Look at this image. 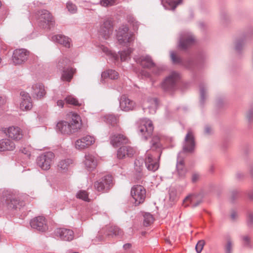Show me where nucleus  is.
<instances>
[{"mask_svg":"<svg viewBox=\"0 0 253 253\" xmlns=\"http://www.w3.org/2000/svg\"><path fill=\"white\" fill-rule=\"evenodd\" d=\"M15 148L14 143L9 139L0 140V151H12Z\"/></svg>","mask_w":253,"mask_h":253,"instance_id":"nucleus-27","label":"nucleus"},{"mask_svg":"<svg viewBox=\"0 0 253 253\" xmlns=\"http://www.w3.org/2000/svg\"><path fill=\"white\" fill-rule=\"evenodd\" d=\"M120 107L123 111H131L134 109L135 103L133 101L129 99L126 95H123L120 99Z\"/></svg>","mask_w":253,"mask_h":253,"instance_id":"nucleus-19","label":"nucleus"},{"mask_svg":"<svg viewBox=\"0 0 253 253\" xmlns=\"http://www.w3.org/2000/svg\"><path fill=\"white\" fill-rule=\"evenodd\" d=\"M238 217V214L236 211H232L231 214V218L234 220H235Z\"/></svg>","mask_w":253,"mask_h":253,"instance_id":"nucleus-52","label":"nucleus"},{"mask_svg":"<svg viewBox=\"0 0 253 253\" xmlns=\"http://www.w3.org/2000/svg\"><path fill=\"white\" fill-rule=\"evenodd\" d=\"M170 57L173 63L184 65L187 68L190 70H192L194 66L196 65L195 62L192 59H189L185 63H183L182 60L179 56H177L174 51L170 52Z\"/></svg>","mask_w":253,"mask_h":253,"instance_id":"nucleus-22","label":"nucleus"},{"mask_svg":"<svg viewBox=\"0 0 253 253\" xmlns=\"http://www.w3.org/2000/svg\"><path fill=\"white\" fill-rule=\"evenodd\" d=\"M211 131V129L209 126H206L205 128V132L206 134H210Z\"/></svg>","mask_w":253,"mask_h":253,"instance_id":"nucleus-56","label":"nucleus"},{"mask_svg":"<svg viewBox=\"0 0 253 253\" xmlns=\"http://www.w3.org/2000/svg\"><path fill=\"white\" fill-rule=\"evenodd\" d=\"M113 185V177L110 175L103 176L94 183V189L101 192H108Z\"/></svg>","mask_w":253,"mask_h":253,"instance_id":"nucleus-4","label":"nucleus"},{"mask_svg":"<svg viewBox=\"0 0 253 253\" xmlns=\"http://www.w3.org/2000/svg\"><path fill=\"white\" fill-rule=\"evenodd\" d=\"M33 94L37 98L41 99L45 94L43 85L42 84H37L33 85Z\"/></svg>","mask_w":253,"mask_h":253,"instance_id":"nucleus-29","label":"nucleus"},{"mask_svg":"<svg viewBox=\"0 0 253 253\" xmlns=\"http://www.w3.org/2000/svg\"><path fill=\"white\" fill-rule=\"evenodd\" d=\"M235 194H237V192L236 191H233L232 195V198L233 199H234V196H235Z\"/></svg>","mask_w":253,"mask_h":253,"instance_id":"nucleus-62","label":"nucleus"},{"mask_svg":"<svg viewBox=\"0 0 253 253\" xmlns=\"http://www.w3.org/2000/svg\"><path fill=\"white\" fill-rule=\"evenodd\" d=\"M76 197L84 201L89 202L88 193L85 190H80L76 194Z\"/></svg>","mask_w":253,"mask_h":253,"instance_id":"nucleus-36","label":"nucleus"},{"mask_svg":"<svg viewBox=\"0 0 253 253\" xmlns=\"http://www.w3.org/2000/svg\"><path fill=\"white\" fill-rule=\"evenodd\" d=\"M29 52L25 49H15L13 53L12 62L15 65L25 62L28 59Z\"/></svg>","mask_w":253,"mask_h":253,"instance_id":"nucleus-13","label":"nucleus"},{"mask_svg":"<svg viewBox=\"0 0 253 253\" xmlns=\"http://www.w3.org/2000/svg\"><path fill=\"white\" fill-rule=\"evenodd\" d=\"M233 246V244L230 238H227L226 243L224 246L225 253H232Z\"/></svg>","mask_w":253,"mask_h":253,"instance_id":"nucleus-39","label":"nucleus"},{"mask_svg":"<svg viewBox=\"0 0 253 253\" xmlns=\"http://www.w3.org/2000/svg\"><path fill=\"white\" fill-rule=\"evenodd\" d=\"M134 165L136 178L137 180H139L143 176L142 170L143 168V160L142 159H136L134 161Z\"/></svg>","mask_w":253,"mask_h":253,"instance_id":"nucleus-28","label":"nucleus"},{"mask_svg":"<svg viewBox=\"0 0 253 253\" xmlns=\"http://www.w3.org/2000/svg\"><path fill=\"white\" fill-rule=\"evenodd\" d=\"M4 133L9 138L15 141H19L23 136L22 130L18 126H11L7 128Z\"/></svg>","mask_w":253,"mask_h":253,"instance_id":"nucleus-14","label":"nucleus"},{"mask_svg":"<svg viewBox=\"0 0 253 253\" xmlns=\"http://www.w3.org/2000/svg\"><path fill=\"white\" fill-rule=\"evenodd\" d=\"M179 78L178 74L176 73H172L167 77L162 84V88L166 91L172 90L175 88L177 81Z\"/></svg>","mask_w":253,"mask_h":253,"instance_id":"nucleus-15","label":"nucleus"},{"mask_svg":"<svg viewBox=\"0 0 253 253\" xmlns=\"http://www.w3.org/2000/svg\"><path fill=\"white\" fill-rule=\"evenodd\" d=\"M22 97V101L20 104V109L23 110H29L32 106V103L31 102V98L29 94L24 91H22L20 93Z\"/></svg>","mask_w":253,"mask_h":253,"instance_id":"nucleus-24","label":"nucleus"},{"mask_svg":"<svg viewBox=\"0 0 253 253\" xmlns=\"http://www.w3.org/2000/svg\"><path fill=\"white\" fill-rule=\"evenodd\" d=\"M138 130L140 134L145 140H147L152 136L153 132L154 126L152 122L147 119L141 120L140 122Z\"/></svg>","mask_w":253,"mask_h":253,"instance_id":"nucleus-7","label":"nucleus"},{"mask_svg":"<svg viewBox=\"0 0 253 253\" xmlns=\"http://www.w3.org/2000/svg\"><path fill=\"white\" fill-rule=\"evenodd\" d=\"M73 163L72 159H67L60 161L58 165V169L60 172H65Z\"/></svg>","mask_w":253,"mask_h":253,"instance_id":"nucleus-33","label":"nucleus"},{"mask_svg":"<svg viewBox=\"0 0 253 253\" xmlns=\"http://www.w3.org/2000/svg\"><path fill=\"white\" fill-rule=\"evenodd\" d=\"M101 76L102 78H109L110 79L115 80L118 78L119 74L116 71L110 69L103 72Z\"/></svg>","mask_w":253,"mask_h":253,"instance_id":"nucleus-35","label":"nucleus"},{"mask_svg":"<svg viewBox=\"0 0 253 253\" xmlns=\"http://www.w3.org/2000/svg\"><path fill=\"white\" fill-rule=\"evenodd\" d=\"M134 21V20L133 19V18H132L131 19L128 20V22H131L132 23H133Z\"/></svg>","mask_w":253,"mask_h":253,"instance_id":"nucleus-64","label":"nucleus"},{"mask_svg":"<svg viewBox=\"0 0 253 253\" xmlns=\"http://www.w3.org/2000/svg\"><path fill=\"white\" fill-rule=\"evenodd\" d=\"M75 147L79 150H82L86 147H88L85 142L83 140V138L78 139L75 142Z\"/></svg>","mask_w":253,"mask_h":253,"instance_id":"nucleus-42","label":"nucleus"},{"mask_svg":"<svg viewBox=\"0 0 253 253\" xmlns=\"http://www.w3.org/2000/svg\"><path fill=\"white\" fill-rule=\"evenodd\" d=\"M31 226L34 229L44 232L47 229L46 221L44 217L39 216L32 219L30 222Z\"/></svg>","mask_w":253,"mask_h":253,"instance_id":"nucleus-16","label":"nucleus"},{"mask_svg":"<svg viewBox=\"0 0 253 253\" xmlns=\"http://www.w3.org/2000/svg\"><path fill=\"white\" fill-rule=\"evenodd\" d=\"M57 106L60 108H63L64 105V101L62 100H58L56 102Z\"/></svg>","mask_w":253,"mask_h":253,"instance_id":"nucleus-53","label":"nucleus"},{"mask_svg":"<svg viewBox=\"0 0 253 253\" xmlns=\"http://www.w3.org/2000/svg\"><path fill=\"white\" fill-rule=\"evenodd\" d=\"M54 154L51 152H47L41 154L37 159V165L43 170L50 169Z\"/></svg>","mask_w":253,"mask_h":253,"instance_id":"nucleus-8","label":"nucleus"},{"mask_svg":"<svg viewBox=\"0 0 253 253\" xmlns=\"http://www.w3.org/2000/svg\"><path fill=\"white\" fill-rule=\"evenodd\" d=\"M136 62L144 68L150 69L155 66V64L151 57L149 55L141 56L134 58Z\"/></svg>","mask_w":253,"mask_h":253,"instance_id":"nucleus-21","label":"nucleus"},{"mask_svg":"<svg viewBox=\"0 0 253 253\" xmlns=\"http://www.w3.org/2000/svg\"><path fill=\"white\" fill-rule=\"evenodd\" d=\"M68 11L72 13H74L77 11V8L75 4L72 2H68L66 5Z\"/></svg>","mask_w":253,"mask_h":253,"instance_id":"nucleus-47","label":"nucleus"},{"mask_svg":"<svg viewBox=\"0 0 253 253\" xmlns=\"http://www.w3.org/2000/svg\"><path fill=\"white\" fill-rule=\"evenodd\" d=\"M82 126L80 117L73 114L70 123L61 121L56 125L57 130L64 134H70L77 131Z\"/></svg>","mask_w":253,"mask_h":253,"instance_id":"nucleus-2","label":"nucleus"},{"mask_svg":"<svg viewBox=\"0 0 253 253\" xmlns=\"http://www.w3.org/2000/svg\"><path fill=\"white\" fill-rule=\"evenodd\" d=\"M107 123L115 127L113 131H120L121 130L120 126L117 125L118 119L114 115H107L105 116Z\"/></svg>","mask_w":253,"mask_h":253,"instance_id":"nucleus-31","label":"nucleus"},{"mask_svg":"<svg viewBox=\"0 0 253 253\" xmlns=\"http://www.w3.org/2000/svg\"><path fill=\"white\" fill-rule=\"evenodd\" d=\"M132 52V49L130 48H128L126 50L122 51L120 52L121 60L122 61H125L127 60V58H130V55Z\"/></svg>","mask_w":253,"mask_h":253,"instance_id":"nucleus-37","label":"nucleus"},{"mask_svg":"<svg viewBox=\"0 0 253 253\" xmlns=\"http://www.w3.org/2000/svg\"><path fill=\"white\" fill-rule=\"evenodd\" d=\"M146 190L140 185L133 186L131 188V195L135 201L136 206L143 203L146 198Z\"/></svg>","mask_w":253,"mask_h":253,"instance_id":"nucleus-9","label":"nucleus"},{"mask_svg":"<svg viewBox=\"0 0 253 253\" xmlns=\"http://www.w3.org/2000/svg\"><path fill=\"white\" fill-rule=\"evenodd\" d=\"M248 117L249 118V119L250 120L253 117V113L251 112H249L248 113Z\"/></svg>","mask_w":253,"mask_h":253,"instance_id":"nucleus-61","label":"nucleus"},{"mask_svg":"<svg viewBox=\"0 0 253 253\" xmlns=\"http://www.w3.org/2000/svg\"><path fill=\"white\" fill-rule=\"evenodd\" d=\"M247 222L250 227H253V212L249 211L247 214Z\"/></svg>","mask_w":253,"mask_h":253,"instance_id":"nucleus-45","label":"nucleus"},{"mask_svg":"<svg viewBox=\"0 0 253 253\" xmlns=\"http://www.w3.org/2000/svg\"><path fill=\"white\" fill-rule=\"evenodd\" d=\"M243 244L244 247L248 248H252L251 238L248 236H244L242 237Z\"/></svg>","mask_w":253,"mask_h":253,"instance_id":"nucleus-44","label":"nucleus"},{"mask_svg":"<svg viewBox=\"0 0 253 253\" xmlns=\"http://www.w3.org/2000/svg\"><path fill=\"white\" fill-rule=\"evenodd\" d=\"M195 42V37L189 32H183L181 34L178 47L182 50H186L193 45Z\"/></svg>","mask_w":253,"mask_h":253,"instance_id":"nucleus-11","label":"nucleus"},{"mask_svg":"<svg viewBox=\"0 0 253 253\" xmlns=\"http://www.w3.org/2000/svg\"><path fill=\"white\" fill-rule=\"evenodd\" d=\"M70 63V60L67 58L61 59L58 62L57 68L62 71L61 79L63 81L70 82L76 72V69L67 67Z\"/></svg>","mask_w":253,"mask_h":253,"instance_id":"nucleus-3","label":"nucleus"},{"mask_svg":"<svg viewBox=\"0 0 253 253\" xmlns=\"http://www.w3.org/2000/svg\"><path fill=\"white\" fill-rule=\"evenodd\" d=\"M195 145V138L193 132L191 129H189L185 137V144L183 146V150L185 152H192L194 151Z\"/></svg>","mask_w":253,"mask_h":253,"instance_id":"nucleus-17","label":"nucleus"},{"mask_svg":"<svg viewBox=\"0 0 253 253\" xmlns=\"http://www.w3.org/2000/svg\"><path fill=\"white\" fill-rule=\"evenodd\" d=\"M20 151L27 156H29L30 155V151L26 148H23L20 150Z\"/></svg>","mask_w":253,"mask_h":253,"instance_id":"nucleus-51","label":"nucleus"},{"mask_svg":"<svg viewBox=\"0 0 253 253\" xmlns=\"http://www.w3.org/2000/svg\"><path fill=\"white\" fill-rule=\"evenodd\" d=\"M159 105V101L156 98H153L149 99L147 102L144 104V106L149 110L150 113H155Z\"/></svg>","mask_w":253,"mask_h":253,"instance_id":"nucleus-30","label":"nucleus"},{"mask_svg":"<svg viewBox=\"0 0 253 253\" xmlns=\"http://www.w3.org/2000/svg\"><path fill=\"white\" fill-rule=\"evenodd\" d=\"M248 196L251 200H253V191L249 193Z\"/></svg>","mask_w":253,"mask_h":253,"instance_id":"nucleus-60","label":"nucleus"},{"mask_svg":"<svg viewBox=\"0 0 253 253\" xmlns=\"http://www.w3.org/2000/svg\"><path fill=\"white\" fill-rule=\"evenodd\" d=\"M205 244V242L203 240H200L198 242L195 247V249L197 253H200L202 252Z\"/></svg>","mask_w":253,"mask_h":253,"instance_id":"nucleus-46","label":"nucleus"},{"mask_svg":"<svg viewBox=\"0 0 253 253\" xmlns=\"http://www.w3.org/2000/svg\"><path fill=\"white\" fill-rule=\"evenodd\" d=\"M182 2V0H178L177 1L173 0H168L167 2V3L169 7L168 8L174 10L176 7L177 5Z\"/></svg>","mask_w":253,"mask_h":253,"instance_id":"nucleus-41","label":"nucleus"},{"mask_svg":"<svg viewBox=\"0 0 253 253\" xmlns=\"http://www.w3.org/2000/svg\"><path fill=\"white\" fill-rule=\"evenodd\" d=\"M102 50L104 52H106L107 54H111V51H109L107 47H103Z\"/></svg>","mask_w":253,"mask_h":253,"instance_id":"nucleus-59","label":"nucleus"},{"mask_svg":"<svg viewBox=\"0 0 253 253\" xmlns=\"http://www.w3.org/2000/svg\"><path fill=\"white\" fill-rule=\"evenodd\" d=\"M65 100L67 104L73 105L74 106H80V104L79 103V101L77 99V98H75L72 96L69 95L67 96L65 98Z\"/></svg>","mask_w":253,"mask_h":253,"instance_id":"nucleus-40","label":"nucleus"},{"mask_svg":"<svg viewBox=\"0 0 253 253\" xmlns=\"http://www.w3.org/2000/svg\"><path fill=\"white\" fill-rule=\"evenodd\" d=\"M122 234V230L117 226L111 225L106 227V235L108 236H121Z\"/></svg>","mask_w":253,"mask_h":253,"instance_id":"nucleus-32","label":"nucleus"},{"mask_svg":"<svg viewBox=\"0 0 253 253\" xmlns=\"http://www.w3.org/2000/svg\"><path fill=\"white\" fill-rule=\"evenodd\" d=\"M128 31L129 28L126 25H123L119 28L117 38L120 44L125 45L134 41L133 34Z\"/></svg>","mask_w":253,"mask_h":253,"instance_id":"nucleus-5","label":"nucleus"},{"mask_svg":"<svg viewBox=\"0 0 253 253\" xmlns=\"http://www.w3.org/2000/svg\"><path fill=\"white\" fill-rule=\"evenodd\" d=\"M242 46V43L241 42H238L237 43H236V49L238 51H239L241 48Z\"/></svg>","mask_w":253,"mask_h":253,"instance_id":"nucleus-55","label":"nucleus"},{"mask_svg":"<svg viewBox=\"0 0 253 253\" xmlns=\"http://www.w3.org/2000/svg\"><path fill=\"white\" fill-rule=\"evenodd\" d=\"M195 197L194 196H191L189 197H187L185 200L184 201H187L188 200H190L192 204L194 207L197 206L199 204L201 203V201H198L197 203H195Z\"/></svg>","mask_w":253,"mask_h":253,"instance_id":"nucleus-49","label":"nucleus"},{"mask_svg":"<svg viewBox=\"0 0 253 253\" xmlns=\"http://www.w3.org/2000/svg\"><path fill=\"white\" fill-rule=\"evenodd\" d=\"M110 143L114 147H118L121 144H126L128 141V138L124 134L112 133L110 136Z\"/></svg>","mask_w":253,"mask_h":253,"instance_id":"nucleus-20","label":"nucleus"},{"mask_svg":"<svg viewBox=\"0 0 253 253\" xmlns=\"http://www.w3.org/2000/svg\"><path fill=\"white\" fill-rule=\"evenodd\" d=\"M6 102L5 99L0 97V107L3 105Z\"/></svg>","mask_w":253,"mask_h":253,"instance_id":"nucleus-57","label":"nucleus"},{"mask_svg":"<svg viewBox=\"0 0 253 253\" xmlns=\"http://www.w3.org/2000/svg\"><path fill=\"white\" fill-rule=\"evenodd\" d=\"M3 201V206L8 209L20 208L25 205L23 201H20L17 195L10 193L4 196Z\"/></svg>","mask_w":253,"mask_h":253,"instance_id":"nucleus-6","label":"nucleus"},{"mask_svg":"<svg viewBox=\"0 0 253 253\" xmlns=\"http://www.w3.org/2000/svg\"><path fill=\"white\" fill-rule=\"evenodd\" d=\"M131 247V245L130 244L127 243L124 245L123 248L125 250H127V249L130 248Z\"/></svg>","mask_w":253,"mask_h":253,"instance_id":"nucleus-58","label":"nucleus"},{"mask_svg":"<svg viewBox=\"0 0 253 253\" xmlns=\"http://www.w3.org/2000/svg\"><path fill=\"white\" fill-rule=\"evenodd\" d=\"M113 31V21L110 18L105 19L100 26L99 31V35L104 39H108L112 34Z\"/></svg>","mask_w":253,"mask_h":253,"instance_id":"nucleus-12","label":"nucleus"},{"mask_svg":"<svg viewBox=\"0 0 253 253\" xmlns=\"http://www.w3.org/2000/svg\"><path fill=\"white\" fill-rule=\"evenodd\" d=\"M205 94H206V91L205 90V89L201 87L200 88V96H201V103L202 104H203L204 101H205Z\"/></svg>","mask_w":253,"mask_h":253,"instance_id":"nucleus-50","label":"nucleus"},{"mask_svg":"<svg viewBox=\"0 0 253 253\" xmlns=\"http://www.w3.org/2000/svg\"><path fill=\"white\" fill-rule=\"evenodd\" d=\"M39 25L42 28L50 29L54 25V21L51 14L46 10L40 12Z\"/></svg>","mask_w":253,"mask_h":253,"instance_id":"nucleus-10","label":"nucleus"},{"mask_svg":"<svg viewBox=\"0 0 253 253\" xmlns=\"http://www.w3.org/2000/svg\"><path fill=\"white\" fill-rule=\"evenodd\" d=\"M199 175L196 173H194L192 175V180L193 182H196L199 178Z\"/></svg>","mask_w":253,"mask_h":253,"instance_id":"nucleus-54","label":"nucleus"},{"mask_svg":"<svg viewBox=\"0 0 253 253\" xmlns=\"http://www.w3.org/2000/svg\"><path fill=\"white\" fill-rule=\"evenodd\" d=\"M116 0H101L100 4L103 6H109L115 3Z\"/></svg>","mask_w":253,"mask_h":253,"instance_id":"nucleus-48","label":"nucleus"},{"mask_svg":"<svg viewBox=\"0 0 253 253\" xmlns=\"http://www.w3.org/2000/svg\"><path fill=\"white\" fill-rule=\"evenodd\" d=\"M143 224L145 226L150 225L154 221V218L152 214L149 213H146L144 215Z\"/></svg>","mask_w":253,"mask_h":253,"instance_id":"nucleus-38","label":"nucleus"},{"mask_svg":"<svg viewBox=\"0 0 253 253\" xmlns=\"http://www.w3.org/2000/svg\"><path fill=\"white\" fill-rule=\"evenodd\" d=\"M162 148L160 137L158 135L154 136L151 141V148L146 154L145 163L149 170L155 171L158 169V161L162 153Z\"/></svg>","mask_w":253,"mask_h":253,"instance_id":"nucleus-1","label":"nucleus"},{"mask_svg":"<svg viewBox=\"0 0 253 253\" xmlns=\"http://www.w3.org/2000/svg\"><path fill=\"white\" fill-rule=\"evenodd\" d=\"M84 164L88 171H92L97 166V161L94 157L90 154H86Z\"/></svg>","mask_w":253,"mask_h":253,"instance_id":"nucleus-26","label":"nucleus"},{"mask_svg":"<svg viewBox=\"0 0 253 253\" xmlns=\"http://www.w3.org/2000/svg\"><path fill=\"white\" fill-rule=\"evenodd\" d=\"M51 40L52 41L62 44L66 47L70 48L71 46V40L64 35H57L53 36Z\"/></svg>","mask_w":253,"mask_h":253,"instance_id":"nucleus-25","label":"nucleus"},{"mask_svg":"<svg viewBox=\"0 0 253 253\" xmlns=\"http://www.w3.org/2000/svg\"><path fill=\"white\" fill-rule=\"evenodd\" d=\"M58 208L60 210H63L64 208V207L63 205L60 207V204H59Z\"/></svg>","mask_w":253,"mask_h":253,"instance_id":"nucleus-63","label":"nucleus"},{"mask_svg":"<svg viewBox=\"0 0 253 253\" xmlns=\"http://www.w3.org/2000/svg\"><path fill=\"white\" fill-rule=\"evenodd\" d=\"M54 233L56 236L59 237L62 240L70 241L74 239V232L69 229L57 228L55 230Z\"/></svg>","mask_w":253,"mask_h":253,"instance_id":"nucleus-18","label":"nucleus"},{"mask_svg":"<svg viewBox=\"0 0 253 253\" xmlns=\"http://www.w3.org/2000/svg\"><path fill=\"white\" fill-rule=\"evenodd\" d=\"M176 169L179 176L180 177H185L187 173V169L184 167L183 160H180L177 162L176 164Z\"/></svg>","mask_w":253,"mask_h":253,"instance_id":"nucleus-34","label":"nucleus"},{"mask_svg":"<svg viewBox=\"0 0 253 253\" xmlns=\"http://www.w3.org/2000/svg\"><path fill=\"white\" fill-rule=\"evenodd\" d=\"M82 138L88 147L93 144L95 142L94 138L90 135H86L82 137Z\"/></svg>","mask_w":253,"mask_h":253,"instance_id":"nucleus-43","label":"nucleus"},{"mask_svg":"<svg viewBox=\"0 0 253 253\" xmlns=\"http://www.w3.org/2000/svg\"><path fill=\"white\" fill-rule=\"evenodd\" d=\"M135 153V149L129 146H125L120 147L117 152V157L120 159H124L127 156L131 157Z\"/></svg>","mask_w":253,"mask_h":253,"instance_id":"nucleus-23","label":"nucleus"}]
</instances>
